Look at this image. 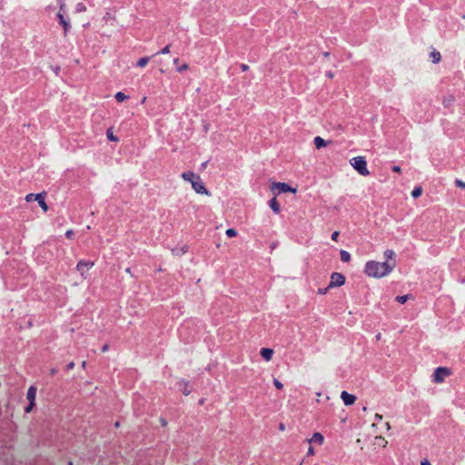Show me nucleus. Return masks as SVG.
Instances as JSON below:
<instances>
[{"label":"nucleus","instance_id":"obj_6","mask_svg":"<svg viewBox=\"0 0 465 465\" xmlns=\"http://www.w3.org/2000/svg\"><path fill=\"white\" fill-rule=\"evenodd\" d=\"M272 190L277 189L280 193H287V192L295 193L296 192L295 189L291 188L288 184H286L284 183H275L272 184Z\"/></svg>","mask_w":465,"mask_h":465},{"label":"nucleus","instance_id":"obj_4","mask_svg":"<svg viewBox=\"0 0 465 465\" xmlns=\"http://www.w3.org/2000/svg\"><path fill=\"white\" fill-rule=\"evenodd\" d=\"M345 282V277L341 273L334 272L331 274L330 286H341Z\"/></svg>","mask_w":465,"mask_h":465},{"label":"nucleus","instance_id":"obj_7","mask_svg":"<svg viewBox=\"0 0 465 465\" xmlns=\"http://www.w3.org/2000/svg\"><path fill=\"white\" fill-rule=\"evenodd\" d=\"M341 399L343 400L344 403L346 405H351L355 402V396L354 395H351L346 391H342L341 392Z\"/></svg>","mask_w":465,"mask_h":465},{"label":"nucleus","instance_id":"obj_13","mask_svg":"<svg viewBox=\"0 0 465 465\" xmlns=\"http://www.w3.org/2000/svg\"><path fill=\"white\" fill-rule=\"evenodd\" d=\"M314 143H315V146L320 149L323 146H325V142L322 138L317 136L315 139H314Z\"/></svg>","mask_w":465,"mask_h":465},{"label":"nucleus","instance_id":"obj_29","mask_svg":"<svg viewBox=\"0 0 465 465\" xmlns=\"http://www.w3.org/2000/svg\"><path fill=\"white\" fill-rule=\"evenodd\" d=\"M163 52V53H167L168 52V47L164 48Z\"/></svg>","mask_w":465,"mask_h":465},{"label":"nucleus","instance_id":"obj_19","mask_svg":"<svg viewBox=\"0 0 465 465\" xmlns=\"http://www.w3.org/2000/svg\"><path fill=\"white\" fill-rule=\"evenodd\" d=\"M149 59L147 57H143V58H141L137 64L140 66V67H143L147 63H148Z\"/></svg>","mask_w":465,"mask_h":465},{"label":"nucleus","instance_id":"obj_28","mask_svg":"<svg viewBox=\"0 0 465 465\" xmlns=\"http://www.w3.org/2000/svg\"><path fill=\"white\" fill-rule=\"evenodd\" d=\"M71 234H72V232H71V231H68V232H66V235H67L68 237H70V236H71Z\"/></svg>","mask_w":465,"mask_h":465},{"label":"nucleus","instance_id":"obj_21","mask_svg":"<svg viewBox=\"0 0 465 465\" xmlns=\"http://www.w3.org/2000/svg\"><path fill=\"white\" fill-rule=\"evenodd\" d=\"M338 237H339V232H334L331 235V239L333 241H337L338 240Z\"/></svg>","mask_w":465,"mask_h":465},{"label":"nucleus","instance_id":"obj_22","mask_svg":"<svg viewBox=\"0 0 465 465\" xmlns=\"http://www.w3.org/2000/svg\"><path fill=\"white\" fill-rule=\"evenodd\" d=\"M456 184H457L459 187L465 188V183H462V182H461V181H460V180H457V181H456Z\"/></svg>","mask_w":465,"mask_h":465},{"label":"nucleus","instance_id":"obj_9","mask_svg":"<svg viewBox=\"0 0 465 465\" xmlns=\"http://www.w3.org/2000/svg\"><path fill=\"white\" fill-rule=\"evenodd\" d=\"M272 353H273L272 350L267 349V348L262 349V351H261L262 356L266 361H269V360L272 359Z\"/></svg>","mask_w":465,"mask_h":465},{"label":"nucleus","instance_id":"obj_23","mask_svg":"<svg viewBox=\"0 0 465 465\" xmlns=\"http://www.w3.org/2000/svg\"><path fill=\"white\" fill-rule=\"evenodd\" d=\"M275 386L278 388V389H282V384L280 383L278 381H275L274 382Z\"/></svg>","mask_w":465,"mask_h":465},{"label":"nucleus","instance_id":"obj_14","mask_svg":"<svg viewBox=\"0 0 465 465\" xmlns=\"http://www.w3.org/2000/svg\"><path fill=\"white\" fill-rule=\"evenodd\" d=\"M341 259L342 262H348L351 259V255L349 254V252H347L345 251H341Z\"/></svg>","mask_w":465,"mask_h":465},{"label":"nucleus","instance_id":"obj_12","mask_svg":"<svg viewBox=\"0 0 465 465\" xmlns=\"http://www.w3.org/2000/svg\"><path fill=\"white\" fill-rule=\"evenodd\" d=\"M430 56L433 63H438L440 60V54L438 51H432Z\"/></svg>","mask_w":465,"mask_h":465},{"label":"nucleus","instance_id":"obj_26","mask_svg":"<svg viewBox=\"0 0 465 465\" xmlns=\"http://www.w3.org/2000/svg\"><path fill=\"white\" fill-rule=\"evenodd\" d=\"M393 171H394V172L399 173V172L401 171V169H400V167L395 166V167L393 168Z\"/></svg>","mask_w":465,"mask_h":465},{"label":"nucleus","instance_id":"obj_10","mask_svg":"<svg viewBox=\"0 0 465 465\" xmlns=\"http://www.w3.org/2000/svg\"><path fill=\"white\" fill-rule=\"evenodd\" d=\"M270 206L275 213L280 212V204H279L278 201L276 200V198H273L271 200Z\"/></svg>","mask_w":465,"mask_h":465},{"label":"nucleus","instance_id":"obj_3","mask_svg":"<svg viewBox=\"0 0 465 465\" xmlns=\"http://www.w3.org/2000/svg\"><path fill=\"white\" fill-rule=\"evenodd\" d=\"M451 374V371L445 367H440L436 369L434 375H433V381L436 383L442 382L446 377Z\"/></svg>","mask_w":465,"mask_h":465},{"label":"nucleus","instance_id":"obj_1","mask_svg":"<svg viewBox=\"0 0 465 465\" xmlns=\"http://www.w3.org/2000/svg\"><path fill=\"white\" fill-rule=\"evenodd\" d=\"M385 255L387 257V261L384 262H367L365 266V272L371 276V277H382L385 276L391 270V268L394 266V262H390L389 260H393V252L387 251L385 252Z\"/></svg>","mask_w":465,"mask_h":465},{"label":"nucleus","instance_id":"obj_17","mask_svg":"<svg viewBox=\"0 0 465 465\" xmlns=\"http://www.w3.org/2000/svg\"><path fill=\"white\" fill-rule=\"evenodd\" d=\"M107 137L111 141H114V142L117 141V138L113 134L112 128L107 130Z\"/></svg>","mask_w":465,"mask_h":465},{"label":"nucleus","instance_id":"obj_27","mask_svg":"<svg viewBox=\"0 0 465 465\" xmlns=\"http://www.w3.org/2000/svg\"><path fill=\"white\" fill-rule=\"evenodd\" d=\"M32 196H33L32 194H30V195H27V196H26V200H27V201H30V200H32Z\"/></svg>","mask_w":465,"mask_h":465},{"label":"nucleus","instance_id":"obj_2","mask_svg":"<svg viewBox=\"0 0 465 465\" xmlns=\"http://www.w3.org/2000/svg\"><path fill=\"white\" fill-rule=\"evenodd\" d=\"M352 166L355 170H357L361 175H368L370 173L367 169V163L363 157L358 156L352 159Z\"/></svg>","mask_w":465,"mask_h":465},{"label":"nucleus","instance_id":"obj_25","mask_svg":"<svg viewBox=\"0 0 465 465\" xmlns=\"http://www.w3.org/2000/svg\"><path fill=\"white\" fill-rule=\"evenodd\" d=\"M421 465H430V463L427 460H424L423 461H421Z\"/></svg>","mask_w":465,"mask_h":465},{"label":"nucleus","instance_id":"obj_5","mask_svg":"<svg viewBox=\"0 0 465 465\" xmlns=\"http://www.w3.org/2000/svg\"><path fill=\"white\" fill-rule=\"evenodd\" d=\"M35 396H36V389H35V387L31 386V387L28 389V391H27V398H28V400L30 401V404H29V406L25 409V411H26V412L31 411V410H32V409H33V407L35 406Z\"/></svg>","mask_w":465,"mask_h":465},{"label":"nucleus","instance_id":"obj_18","mask_svg":"<svg viewBox=\"0 0 465 465\" xmlns=\"http://www.w3.org/2000/svg\"><path fill=\"white\" fill-rule=\"evenodd\" d=\"M408 299H409L408 295H402V296H398L396 298V301L399 302L400 303H404L407 302Z\"/></svg>","mask_w":465,"mask_h":465},{"label":"nucleus","instance_id":"obj_24","mask_svg":"<svg viewBox=\"0 0 465 465\" xmlns=\"http://www.w3.org/2000/svg\"><path fill=\"white\" fill-rule=\"evenodd\" d=\"M309 454H310V455H313V454H314V450H313V448H312V447H310V448H309Z\"/></svg>","mask_w":465,"mask_h":465},{"label":"nucleus","instance_id":"obj_15","mask_svg":"<svg viewBox=\"0 0 465 465\" xmlns=\"http://www.w3.org/2000/svg\"><path fill=\"white\" fill-rule=\"evenodd\" d=\"M127 98V96L124 94V93H117L115 94V99L118 101V102H123L124 101L125 99Z\"/></svg>","mask_w":465,"mask_h":465},{"label":"nucleus","instance_id":"obj_11","mask_svg":"<svg viewBox=\"0 0 465 465\" xmlns=\"http://www.w3.org/2000/svg\"><path fill=\"white\" fill-rule=\"evenodd\" d=\"M35 199L38 201L40 206L44 209V211H46L47 210V205H46V203L45 202V199H44L43 195L42 194H37L35 196Z\"/></svg>","mask_w":465,"mask_h":465},{"label":"nucleus","instance_id":"obj_20","mask_svg":"<svg viewBox=\"0 0 465 465\" xmlns=\"http://www.w3.org/2000/svg\"><path fill=\"white\" fill-rule=\"evenodd\" d=\"M226 234L229 236V237H234L236 236V232L233 230V229H228L226 231Z\"/></svg>","mask_w":465,"mask_h":465},{"label":"nucleus","instance_id":"obj_16","mask_svg":"<svg viewBox=\"0 0 465 465\" xmlns=\"http://www.w3.org/2000/svg\"><path fill=\"white\" fill-rule=\"evenodd\" d=\"M421 192H422L421 187H416L412 191L411 194L414 198H417L421 194Z\"/></svg>","mask_w":465,"mask_h":465},{"label":"nucleus","instance_id":"obj_8","mask_svg":"<svg viewBox=\"0 0 465 465\" xmlns=\"http://www.w3.org/2000/svg\"><path fill=\"white\" fill-rule=\"evenodd\" d=\"M310 442H316L321 445L323 442V436L319 432H315L310 440Z\"/></svg>","mask_w":465,"mask_h":465}]
</instances>
